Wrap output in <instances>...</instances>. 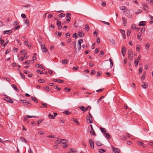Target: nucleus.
Returning <instances> with one entry per match:
<instances>
[{
  "label": "nucleus",
  "mask_w": 153,
  "mask_h": 153,
  "mask_svg": "<svg viewBox=\"0 0 153 153\" xmlns=\"http://www.w3.org/2000/svg\"><path fill=\"white\" fill-rule=\"evenodd\" d=\"M128 59L131 61L133 59V53L132 52V51L131 49H129L128 51Z\"/></svg>",
  "instance_id": "obj_1"
},
{
  "label": "nucleus",
  "mask_w": 153,
  "mask_h": 153,
  "mask_svg": "<svg viewBox=\"0 0 153 153\" xmlns=\"http://www.w3.org/2000/svg\"><path fill=\"white\" fill-rule=\"evenodd\" d=\"M141 86L142 88L144 89H146L148 87V83L146 82H142Z\"/></svg>",
  "instance_id": "obj_2"
},
{
  "label": "nucleus",
  "mask_w": 153,
  "mask_h": 153,
  "mask_svg": "<svg viewBox=\"0 0 153 153\" xmlns=\"http://www.w3.org/2000/svg\"><path fill=\"white\" fill-rule=\"evenodd\" d=\"M113 151L115 153H120V150L118 148H115L114 146H112Z\"/></svg>",
  "instance_id": "obj_3"
},
{
  "label": "nucleus",
  "mask_w": 153,
  "mask_h": 153,
  "mask_svg": "<svg viewBox=\"0 0 153 153\" xmlns=\"http://www.w3.org/2000/svg\"><path fill=\"white\" fill-rule=\"evenodd\" d=\"M4 99L8 102L13 103V100L10 98L8 97H5L4 98Z\"/></svg>",
  "instance_id": "obj_4"
},
{
  "label": "nucleus",
  "mask_w": 153,
  "mask_h": 153,
  "mask_svg": "<svg viewBox=\"0 0 153 153\" xmlns=\"http://www.w3.org/2000/svg\"><path fill=\"white\" fill-rule=\"evenodd\" d=\"M126 47L124 46H123L121 50V53L124 57V56L125 55L126 53Z\"/></svg>",
  "instance_id": "obj_5"
},
{
  "label": "nucleus",
  "mask_w": 153,
  "mask_h": 153,
  "mask_svg": "<svg viewBox=\"0 0 153 153\" xmlns=\"http://www.w3.org/2000/svg\"><path fill=\"white\" fill-rule=\"evenodd\" d=\"M89 143L91 148L92 149H94V142L92 140L90 139L89 140Z\"/></svg>",
  "instance_id": "obj_6"
},
{
  "label": "nucleus",
  "mask_w": 153,
  "mask_h": 153,
  "mask_svg": "<svg viewBox=\"0 0 153 153\" xmlns=\"http://www.w3.org/2000/svg\"><path fill=\"white\" fill-rule=\"evenodd\" d=\"M71 15V14L69 13H66V21H68V22H69L70 21L71 17L70 16Z\"/></svg>",
  "instance_id": "obj_7"
},
{
  "label": "nucleus",
  "mask_w": 153,
  "mask_h": 153,
  "mask_svg": "<svg viewBox=\"0 0 153 153\" xmlns=\"http://www.w3.org/2000/svg\"><path fill=\"white\" fill-rule=\"evenodd\" d=\"M40 45L42 52L45 53H46L48 51L46 48L45 47V45H44V46H43V45L41 43L40 44Z\"/></svg>",
  "instance_id": "obj_8"
},
{
  "label": "nucleus",
  "mask_w": 153,
  "mask_h": 153,
  "mask_svg": "<svg viewBox=\"0 0 153 153\" xmlns=\"http://www.w3.org/2000/svg\"><path fill=\"white\" fill-rule=\"evenodd\" d=\"M56 25L58 27V29L60 30L62 29V26H61V22L58 20L57 21Z\"/></svg>",
  "instance_id": "obj_9"
},
{
  "label": "nucleus",
  "mask_w": 153,
  "mask_h": 153,
  "mask_svg": "<svg viewBox=\"0 0 153 153\" xmlns=\"http://www.w3.org/2000/svg\"><path fill=\"white\" fill-rule=\"evenodd\" d=\"M86 119L87 122L88 123H92V117H91L88 116H87L86 117Z\"/></svg>",
  "instance_id": "obj_10"
},
{
  "label": "nucleus",
  "mask_w": 153,
  "mask_h": 153,
  "mask_svg": "<svg viewBox=\"0 0 153 153\" xmlns=\"http://www.w3.org/2000/svg\"><path fill=\"white\" fill-rule=\"evenodd\" d=\"M82 42H83L82 39H80L79 40V42H78L79 45H78V47H79L78 49L79 50H80V49L81 48V44Z\"/></svg>",
  "instance_id": "obj_11"
},
{
  "label": "nucleus",
  "mask_w": 153,
  "mask_h": 153,
  "mask_svg": "<svg viewBox=\"0 0 153 153\" xmlns=\"http://www.w3.org/2000/svg\"><path fill=\"white\" fill-rule=\"evenodd\" d=\"M12 33V31L11 30H5L3 32V33L4 34H7L8 35H10Z\"/></svg>",
  "instance_id": "obj_12"
},
{
  "label": "nucleus",
  "mask_w": 153,
  "mask_h": 153,
  "mask_svg": "<svg viewBox=\"0 0 153 153\" xmlns=\"http://www.w3.org/2000/svg\"><path fill=\"white\" fill-rule=\"evenodd\" d=\"M31 99L33 101H34L36 103H37L38 102V100H37L36 97L32 96L31 97Z\"/></svg>",
  "instance_id": "obj_13"
},
{
  "label": "nucleus",
  "mask_w": 153,
  "mask_h": 153,
  "mask_svg": "<svg viewBox=\"0 0 153 153\" xmlns=\"http://www.w3.org/2000/svg\"><path fill=\"white\" fill-rule=\"evenodd\" d=\"M78 36H79L80 37H83L84 36V33L81 32L79 31Z\"/></svg>",
  "instance_id": "obj_14"
},
{
  "label": "nucleus",
  "mask_w": 153,
  "mask_h": 153,
  "mask_svg": "<svg viewBox=\"0 0 153 153\" xmlns=\"http://www.w3.org/2000/svg\"><path fill=\"white\" fill-rule=\"evenodd\" d=\"M109 42H110L111 44L114 45L115 42L113 39H111L109 40Z\"/></svg>",
  "instance_id": "obj_15"
},
{
  "label": "nucleus",
  "mask_w": 153,
  "mask_h": 153,
  "mask_svg": "<svg viewBox=\"0 0 153 153\" xmlns=\"http://www.w3.org/2000/svg\"><path fill=\"white\" fill-rule=\"evenodd\" d=\"M27 101L25 100H21L20 101V103H22L23 104L24 106L26 105V104L27 103Z\"/></svg>",
  "instance_id": "obj_16"
},
{
  "label": "nucleus",
  "mask_w": 153,
  "mask_h": 153,
  "mask_svg": "<svg viewBox=\"0 0 153 153\" xmlns=\"http://www.w3.org/2000/svg\"><path fill=\"white\" fill-rule=\"evenodd\" d=\"M145 23L146 22L144 21H141L139 22V26H144L146 24L144 23Z\"/></svg>",
  "instance_id": "obj_17"
},
{
  "label": "nucleus",
  "mask_w": 153,
  "mask_h": 153,
  "mask_svg": "<svg viewBox=\"0 0 153 153\" xmlns=\"http://www.w3.org/2000/svg\"><path fill=\"white\" fill-rule=\"evenodd\" d=\"M120 8L122 10H125L126 11H129V10L125 6H122L120 7Z\"/></svg>",
  "instance_id": "obj_18"
},
{
  "label": "nucleus",
  "mask_w": 153,
  "mask_h": 153,
  "mask_svg": "<svg viewBox=\"0 0 153 153\" xmlns=\"http://www.w3.org/2000/svg\"><path fill=\"white\" fill-rule=\"evenodd\" d=\"M29 20L28 19H27L25 20V23L27 24V25L28 26L29 25Z\"/></svg>",
  "instance_id": "obj_19"
},
{
  "label": "nucleus",
  "mask_w": 153,
  "mask_h": 153,
  "mask_svg": "<svg viewBox=\"0 0 153 153\" xmlns=\"http://www.w3.org/2000/svg\"><path fill=\"white\" fill-rule=\"evenodd\" d=\"M12 86L13 87V88H14V89L15 90H16L17 91V92H19V89L17 88L16 86V85H15L13 84L12 85Z\"/></svg>",
  "instance_id": "obj_20"
},
{
  "label": "nucleus",
  "mask_w": 153,
  "mask_h": 153,
  "mask_svg": "<svg viewBox=\"0 0 153 153\" xmlns=\"http://www.w3.org/2000/svg\"><path fill=\"white\" fill-rule=\"evenodd\" d=\"M28 57L27 56H25L24 57H22L21 58H19V60L22 62L23 61L24 59H27Z\"/></svg>",
  "instance_id": "obj_21"
},
{
  "label": "nucleus",
  "mask_w": 153,
  "mask_h": 153,
  "mask_svg": "<svg viewBox=\"0 0 153 153\" xmlns=\"http://www.w3.org/2000/svg\"><path fill=\"white\" fill-rule=\"evenodd\" d=\"M63 113L67 115H68L71 114V113L69 111H66L63 112Z\"/></svg>",
  "instance_id": "obj_22"
},
{
  "label": "nucleus",
  "mask_w": 153,
  "mask_h": 153,
  "mask_svg": "<svg viewBox=\"0 0 153 153\" xmlns=\"http://www.w3.org/2000/svg\"><path fill=\"white\" fill-rule=\"evenodd\" d=\"M92 131H90V133L91 135H94V136H96V134H95V132L93 129L91 130Z\"/></svg>",
  "instance_id": "obj_23"
},
{
  "label": "nucleus",
  "mask_w": 153,
  "mask_h": 153,
  "mask_svg": "<svg viewBox=\"0 0 153 153\" xmlns=\"http://www.w3.org/2000/svg\"><path fill=\"white\" fill-rule=\"evenodd\" d=\"M76 151L75 150H73L71 148L70 149V151L68 152V153H74V152H76Z\"/></svg>",
  "instance_id": "obj_24"
},
{
  "label": "nucleus",
  "mask_w": 153,
  "mask_h": 153,
  "mask_svg": "<svg viewBox=\"0 0 153 153\" xmlns=\"http://www.w3.org/2000/svg\"><path fill=\"white\" fill-rule=\"evenodd\" d=\"M73 121L75 122L77 125H79V123L78 122V120L76 118H73Z\"/></svg>",
  "instance_id": "obj_25"
},
{
  "label": "nucleus",
  "mask_w": 153,
  "mask_h": 153,
  "mask_svg": "<svg viewBox=\"0 0 153 153\" xmlns=\"http://www.w3.org/2000/svg\"><path fill=\"white\" fill-rule=\"evenodd\" d=\"M68 60L67 59H63L62 61V63L64 65H66L67 63Z\"/></svg>",
  "instance_id": "obj_26"
},
{
  "label": "nucleus",
  "mask_w": 153,
  "mask_h": 153,
  "mask_svg": "<svg viewBox=\"0 0 153 153\" xmlns=\"http://www.w3.org/2000/svg\"><path fill=\"white\" fill-rule=\"evenodd\" d=\"M89 29V27L88 25H85V30L87 31H88Z\"/></svg>",
  "instance_id": "obj_27"
},
{
  "label": "nucleus",
  "mask_w": 153,
  "mask_h": 153,
  "mask_svg": "<svg viewBox=\"0 0 153 153\" xmlns=\"http://www.w3.org/2000/svg\"><path fill=\"white\" fill-rule=\"evenodd\" d=\"M106 137L108 139H109L110 138V134L108 133H105Z\"/></svg>",
  "instance_id": "obj_28"
},
{
  "label": "nucleus",
  "mask_w": 153,
  "mask_h": 153,
  "mask_svg": "<svg viewBox=\"0 0 153 153\" xmlns=\"http://www.w3.org/2000/svg\"><path fill=\"white\" fill-rule=\"evenodd\" d=\"M20 139L22 141L26 143L27 142L26 139L25 138L23 137H21Z\"/></svg>",
  "instance_id": "obj_29"
},
{
  "label": "nucleus",
  "mask_w": 153,
  "mask_h": 153,
  "mask_svg": "<svg viewBox=\"0 0 153 153\" xmlns=\"http://www.w3.org/2000/svg\"><path fill=\"white\" fill-rule=\"evenodd\" d=\"M78 108L82 111H83L85 109V107L83 106H79Z\"/></svg>",
  "instance_id": "obj_30"
},
{
  "label": "nucleus",
  "mask_w": 153,
  "mask_h": 153,
  "mask_svg": "<svg viewBox=\"0 0 153 153\" xmlns=\"http://www.w3.org/2000/svg\"><path fill=\"white\" fill-rule=\"evenodd\" d=\"M48 117L49 118L51 119H54L55 118L54 115H51V114H48Z\"/></svg>",
  "instance_id": "obj_31"
},
{
  "label": "nucleus",
  "mask_w": 153,
  "mask_h": 153,
  "mask_svg": "<svg viewBox=\"0 0 153 153\" xmlns=\"http://www.w3.org/2000/svg\"><path fill=\"white\" fill-rule=\"evenodd\" d=\"M150 44L149 43H147L145 45V48L146 49H149V47L150 46Z\"/></svg>",
  "instance_id": "obj_32"
},
{
  "label": "nucleus",
  "mask_w": 153,
  "mask_h": 153,
  "mask_svg": "<svg viewBox=\"0 0 153 153\" xmlns=\"http://www.w3.org/2000/svg\"><path fill=\"white\" fill-rule=\"evenodd\" d=\"M121 33H122V34L123 37V38H126V35L125 34V32L124 30H122V31L121 32Z\"/></svg>",
  "instance_id": "obj_33"
},
{
  "label": "nucleus",
  "mask_w": 153,
  "mask_h": 153,
  "mask_svg": "<svg viewBox=\"0 0 153 153\" xmlns=\"http://www.w3.org/2000/svg\"><path fill=\"white\" fill-rule=\"evenodd\" d=\"M60 141L61 143H62L63 144H65L66 143V140L65 139H61Z\"/></svg>",
  "instance_id": "obj_34"
},
{
  "label": "nucleus",
  "mask_w": 153,
  "mask_h": 153,
  "mask_svg": "<svg viewBox=\"0 0 153 153\" xmlns=\"http://www.w3.org/2000/svg\"><path fill=\"white\" fill-rule=\"evenodd\" d=\"M96 144L98 146H100L102 145L100 141H98L96 143Z\"/></svg>",
  "instance_id": "obj_35"
},
{
  "label": "nucleus",
  "mask_w": 153,
  "mask_h": 153,
  "mask_svg": "<svg viewBox=\"0 0 153 153\" xmlns=\"http://www.w3.org/2000/svg\"><path fill=\"white\" fill-rule=\"evenodd\" d=\"M78 34L77 33H75L73 35L72 37L75 38H76L77 37H78Z\"/></svg>",
  "instance_id": "obj_36"
},
{
  "label": "nucleus",
  "mask_w": 153,
  "mask_h": 153,
  "mask_svg": "<svg viewBox=\"0 0 153 153\" xmlns=\"http://www.w3.org/2000/svg\"><path fill=\"white\" fill-rule=\"evenodd\" d=\"M55 33L56 34H58L57 37L59 38V37H60L61 36V33H59L57 32L56 31L55 32Z\"/></svg>",
  "instance_id": "obj_37"
},
{
  "label": "nucleus",
  "mask_w": 153,
  "mask_h": 153,
  "mask_svg": "<svg viewBox=\"0 0 153 153\" xmlns=\"http://www.w3.org/2000/svg\"><path fill=\"white\" fill-rule=\"evenodd\" d=\"M100 129L102 132L104 133H105L106 132V131L104 128H100Z\"/></svg>",
  "instance_id": "obj_38"
},
{
  "label": "nucleus",
  "mask_w": 153,
  "mask_h": 153,
  "mask_svg": "<svg viewBox=\"0 0 153 153\" xmlns=\"http://www.w3.org/2000/svg\"><path fill=\"white\" fill-rule=\"evenodd\" d=\"M105 151L102 149H99V152L100 153H103L104 152H105Z\"/></svg>",
  "instance_id": "obj_39"
},
{
  "label": "nucleus",
  "mask_w": 153,
  "mask_h": 153,
  "mask_svg": "<svg viewBox=\"0 0 153 153\" xmlns=\"http://www.w3.org/2000/svg\"><path fill=\"white\" fill-rule=\"evenodd\" d=\"M20 74L21 76V78L22 79H25V76L23 74H22L21 72H20Z\"/></svg>",
  "instance_id": "obj_40"
},
{
  "label": "nucleus",
  "mask_w": 153,
  "mask_h": 153,
  "mask_svg": "<svg viewBox=\"0 0 153 153\" xmlns=\"http://www.w3.org/2000/svg\"><path fill=\"white\" fill-rule=\"evenodd\" d=\"M143 71V68L142 67H140L139 68V74H141Z\"/></svg>",
  "instance_id": "obj_41"
},
{
  "label": "nucleus",
  "mask_w": 153,
  "mask_h": 153,
  "mask_svg": "<svg viewBox=\"0 0 153 153\" xmlns=\"http://www.w3.org/2000/svg\"><path fill=\"white\" fill-rule=\"evenodd\" d=\"M45 80H44V79H39V80H38V82H40V83H41V82H45Z\"/></svg>",
  "instance_id": "obj_42"
},
{
  "label": "nucleus",
  "mask_w": 153,
  "mask_h": 153,
  "mask_svg": "<svg viewBox=\"0 0 153 153\" xmlns=\"http://www.w3.org/2000/svg\"><path fill=\"white\" fill-rule=\"evenodd\" d=\"M98 33V32L97 31L95 30L94 32V37L97 36V34Z\"/></svg>",
  "instance_id": "obj_43"
},
{
  "label": "nucleus",
  "mask_w": 153,
  "mask_h": 153,
  "mask_svg": "<svg viewBox=\"0 0 153 153\" xmlns=\"http://www.w3.org/2000/svg\"><path fill=\"white\" fill-rule=\"evenodd\" d=\"M27 107L28 108L29 107L31 106V103H30V102H28V101H27Z\"/></svg>",
  "instance_id": "obj_44"
},
{
  "label": "nucleus",
  "mask_w": 153,
  "mask_h": 153,
  "mask_svg": "<svg viewBox=\"0 0 153 153\" xmlns=\"http://www.w3.org/2000/svg\"><path fill=\"white\" fill-rule=\"evenodd\" d=\"M104 96H102L101 97L97 100V102L99 103L100 101L102 99H103L104 98Z\"/></svg>",
  "instance_id": "obj_45"
},
{
  "label": "nucleus",
  "mask_w": 153,
  "mask_h": 153,
  "mask_svg": "<svg viewBox=\"0 0 153 153\" xmlns=\"http://www.w3.org/2000/svg\"><path fill=\"white\" fill-rule=\"evenodd\" d=\"M19 22L16 21H14L13 24V25H17L18 24H19Z\"/></svg>",
  "instance_id": "obj_46"
},
{
  "label": "nucleus",
  "mask_w": 153,
  "mask_h": 153,
  "mask_svg": "<svg viewBox=\"0 0 153 153\" xmlns=\"http://www.w3.org/2000/svg\"><path fill=\"white\" fill-rule=\"evenodd\" d=\"M65 16V14L62 13L59 15V16L60 17H63Z\"/></svg>",
  "instance_id": "obj_47"
},
{
  "label": "nucleus",
  "mask_w": 153,
  "mask_h": 153,
  "mask_svg": "<svg viewBox=\"0 0 153 153\" xmlns=\"http://www.w3.org/2000/svg\"><path fill=\"white\" fill-rule=\"evenodd\" d=\"M143 10H142L139 9L138 10V11L137 12H135V13L136 14H138L139 13H141L142 12Z\"/></svg>",
  "instance_id": "obj_48"
},
{
  "label": "nucleus",
  "mask_w": 153,
  "mask_h": 153,
  "mask_svg": "<svg viewBox=\"0 0 153 153\" xmlns=\"http://www.w3.org/2000/svg\"><path fill=\"white\" fill-rule=\"evenodd\" d=\"M21 16V17L23 19L27 17L26 16L24 13L22 14Z\"/></svg>",
  "instance_id": "obj_49"
},
{
  "label": "nucleus",
  "mask_w": 153,
  "mask_h": 153,
  "mask_svg": "<svg viewBox=\"0 0 153 153\" xmlns=\"http://www.w3.org/2000/svg\"><path fill=\"white\" fill-rule=\"evenodd\" d=\"M20 53H23L25 55L27 53V52L25 50H24V51H23V50L22 51H21Z\"/></svg>",
  "instance_id": "obj_50"
},
{
  "label": "nucleus",
  "mask_w": 153,
  "mask_h": 153,
  "mask_svg": "<svg viewBox=\"0 0 153 153\" xmlns=\"http://www.w3.org/2000/svg\"><path fill=\"white\" fill-rule=\"evenodd\" d=\"M138 62H139L136 61V59L135 60L134 63L135 64V66L137 67L138 66Z\"/></svg>",
  "instance_id": "obj_51"
},
{
  "label": "nucleus",
  "mask_w": 153,
  "mask_h": 153,
  "mask_svg": "<svg viewBox=\"0 0 153 153\" xmlns=\"http://www.w3.org/2000/svg\"><path fill=\"white\" fill-rule=\"evenodd\" d=\"M145 76L144 75H142V76L141 78V80L142 82H143L145 79Z\"/></svg>",
  "instance_id": "obj_52"
},
{
  "label": "nucleus",
  "mask_w": 153,
  "mask_h": 153,
  "mask_svg": "<svg viewBox=\"0 0 153 153\" xmlns=\"http://www.w3.org/2000/svg\"><path fill=\"white\" fill-rule=\"evenodd\" d=\"M79 68V67L77 66L74 67L73 68V70L74 71L76 70H78Z\"/></svg>",
  "instance_id": "obj_53"
},
{
  "label": "nucleus",
  "mask_w": 153,
  "mask_h": 153,
  "mask_svg": "<svg viewBox=\"0 0 153 153\" xmlns=\"http://www.w3.org/2000/svg\"><path fill=\"white\" fill-rule=\"evenodd\" d=\"M28 116H30L29 115H27L24 118L23 120L24 121H26L27 120L28 118Z\"/></svg>",
  "instance_id": "obj_54"
},
{
  "label": "nucleus",
  "mask_w": 153,
  "mask_h": 153,
  "mask_svg": "<svg viewBox=\"0 0 153 153\" xmlns=\"http://www.w3.org/2000/svg\"><path fill=\"white\" fill-rule=\"evenodd\" d=\"M101 74H102V73H100V72L99 71L97 72V77L100 76H101Z\"/></svg>",
  "instance_id": "obj_55"
},
{
  "label": "nucleus",
  "mask_w": 153,
  "mask_h": 153,
  "mask_svg": "<svg viewBox=\"0 0 153 153\" xmlns=\"http://www.w3.org/2000/svg\"><path fill=\"white\" fill-rule=\"evenodd\" d=\"M20 27V26L19 25L15 27L14 28V30H17L19 29Z\"/></svg>",
  "instance_id": "obj_56"
},
{
  "label": "nucleus",
  "mask_w": 153,
  "mask_h": 153,
  "mask_svg": "<svg viewBox=\"0 0 153 153\" xmlns=\"http://www.w3.org/2000/svg\"><path fill=\"white\" fill-rule=\"evenodd\" d=\"M140 58H141V56L140 55H139L138 58H137V59L136 60V61H137L138 62H139V61H140Z\"/></svg>",
  "instance_id": "obj_57"
},
{
  "label": "nucleus",
  "mask_w": 153,
  "mask_h": 153,
  "mask_svg": "<svg viewBox=\"0 0 153 153\" xmlns=\"http://www.w3.org/2000/svg\"><path fill=\"white\" fill-rule=\"evenodd\" d=\"M45 90L47 91H49L51 90V89L48 87L46 86L45 88Z\"/></svg>",
  "instance_id": "obj_58"
},
{
  "label": "nucleus",
  "mask_w": 153,
  "mask_h": 153,
  "mask_svg": "<svg viewBox=\"0 0 153 153\" xmlns=\"http://www.w3.org/2000/svg\"><path fill=\"white\" fill-rule=\"evenodd\" d=\"M42 106H44L46 108H47V103H42Z\"/></svg>",
  "instance_id": "obj_59"
},
{
  "label": "nucleus",
  "mask_w": 153,
  "mask_h": 153,
  "mask_svg": "<svg viewBox=\"0 0 153 153\" xmlns=\"http://www.w3.org/2000/svg\"><path fill=\"white\" fill-rule=\"evenodd\" d=\"M101 22L106 25H110V23L109 22H106L105 21H101Z\"/></svg>",
  "instance_id": "obj_60"
},
{
  "label": "nucleus",
  "mask_w": 153,
  "mask_h": 153,
  "mask_svg": "<svg viewBox=\"0 0 153 153\" xmlns=\"http://www.w3.org/2000/svg\"><path fill=\"white\" fill-rule=\"evenodd\" d=\"M105 73L106 74L107 76L110 77L111 76V74L108 72H106Z\"/></svg>",
  "instance_id": "obj_61"
},
{
  "label": "nucleus",
  "mask_w": 153,
  "mask_h": 153,
  "mask_svg": "<svg viewBox=\"0 0 153 153\" xmlns=\"http://www.w3.org/2000/svg\"><path fill=\"white\" fill-rule=\"evenodd\" d=\"M131 33V31L129 30H128L127 32V35L128 36H130Z\"/></svg>",
  "instance_id": "obj_62"
},
{
  "label": "nucleus",
  "mask_w": 153,
  "mask_h": 153,
  "mask_svg": "<svg viewBox=\"0 0 153 153\" xmlns=\"http://www.w3.org/2000/svg\"><path fill=\"white\" fill-rule=\"evenodd\" d=\"M53 14H49V15H48V18L49 19H51V18H52L53 17Z\"/></svg>",
  "instance_id": "obj_63"
},
{
  "label": "nucleus",
  "mask_w": 153,
  "mask_h": 153,
  "mask_svg": "<svg viewBox=\"0 0 153 153\" xmlns=\"http://www.w3.org/2000/svg\"><path fill=\"white\" fill-rule=\"evenodd\" d=\"M28 153H33V152L31 150V148L30 147H29V149L28 151Z\"/></svg>",
  "instance_id": "obj_64"
}]
</instances>
